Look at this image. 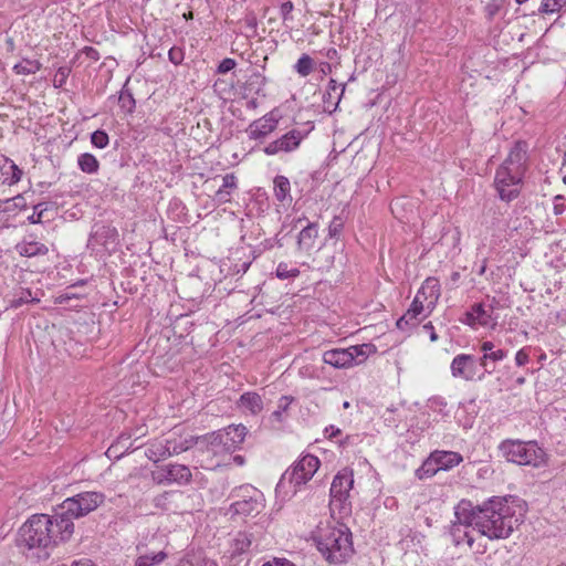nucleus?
Returning <instances> with one entry per match:
<instances>
[{"mask_svg":"<svg viewBox=\"0 0 566 566\" xmlns=\"http://www.w3.org/2000/svg\"><path fill=\"white\" fill-rule=\"evenodd\" d=\"M74 533V522L59 516L54 510L52 515L33 514L19 528L17 544L20 548L46 549L67 542ZM48 556V553H45Z\"/></svg>","mask_w":566,"mask_h":566,"instance_id":"1","label":"nucleus"},{"mask_svg":"<svg viewBox=\"0 0 566 566\" xmlns=\"http://www.w3.org/2000/svg\"><path fill=\"white\" fill-rule=\"evenodd\" d=\"M473 530L489 539L507 538L520 524L515 510L505 499L493 497L473 506Z\"/></svg>","mask_w":566,"mask_h":566,"instance_id":"2","label":"nucleus"},{"mask_svg":"<svg viewBox=\"0 0 566 566\" xmlns=\"http://www.w3.org/2000/svg\"><path fill=\"white\" fill-rule=\"evenodd\" d=\"M311 538L328 564H344L354 554L352 532L343 523L335 521L319 522L312 531Z\"/></svg>","mask_w":566,"mask_h":566,"instance_id":"3","label":"nucleus"},{"mask_svg":"<svg viewBox=\"0 0 566 566\" xmlns=\"http://www.w3.org/2000/svg\"><path fill=\"white\" fill-rule=\"evenodd\" d=\"M527 168L528 144L516 140L495 172L494 186L501 200L510 202L520 195Z\"/></svg>","mask_w":566,"mask_h":566,"instance_id":"4","label":"nucleus"},{"mask_svg":"<svg viewBox=\"0 0 566 566\" xmlns=\"http://www.w3.org/2000/svg\"><path fill=\"white\" fill-rule=\"evenodd\" d=\"M500 450L507 461L518 465L539 468L546 462V453L536 441L504 440Z\"/></svg>","mask_w":566,"mask_h":566,"instance_id":"5","label":"nucleus"},{"mask_svg":"<svg viewBox=\"0 0 566 566\" xmlns=\"http://www.w3.org/2000/svg\"><path fill=\"white\" fill-rule=\"evenodd\" d=\"M104 502V493L87 491L65 499L54 510L57 512L60 517L67 518L73 522V520L81 518L95 511Z\"/></svg>","mask_w":566,"mask_h":566,"instance_id":"6","label":"nucleus"},{"mask_svg":"<svg viewBox=\"0 0 566 566\" xmlns=\"http://www.w3.org/2000/svg\"><path fill=\"white\" fill-rule=\"evenodd\" d=\"M353 470L348 468L340 470L333 479L329 490V509L333 514L337 512L340 518L350 514L349 491L353 489Z\"/></svg>","mask_w":566,"mask_h":566,"instance_id":"7","label":"nucleus"},{"mask_svg":"<svg viewBox=\"0 0 566 566\" xmlns=\"http://www.w3.org/2000/svg\"><path fill=\"white\" fill-rule=\"evenodd\" d=\"M230 497L233 499V502L228 512L232 516H254L264 507L262 493L250 484L234 489Z\"/></svg>","mask_w":566,"mask_h":566,"instance_id":"8","label":"nucleus"},{"mask_svg":"<svg viewBox=\"0 0 566 566\" xmlns=\"http://www.w3.org/2000/svg\"><path fill=\"white\" fill-rule=\"evenodd\" d=\"M454 516L455 520L452 522L449 531L452 543L455 546L467 544L469 547H472L474 542L472 533L475 532L473 530V521H470L473 517L472 503L470 501H461L455 507Z\"/></svg>","mask_w":566,"mask_h":566,"instance_id":"9","label":"nucleus"},{"mask_svg":"<svg viewBox=\"0 0 566 566\" xmlns=\"http://www.w3.org/2000/svg\"><path fill=\"white\" fill-rule=\"evenodd\" d=\"M374 350L375 345L373 344L332 349L324 353L323 361L336 368H348L364 363Z\"/></svg>","mask_w":566,"mask_h":566,"instance_id":"10","label":"nucleus"},{"mask_svg":"<svg viewBox=\"0 0 566 566\" xmlns=\"http://www.w3.org/2000/svg\"><path fill=\"white\" fill-rule=\"evenodd\" d=\"M319 468L317 457L306 454L296 461L290 473V485L293 486V494H296L300 486L306 484Z\"/></svg>","mask_w":566,"mask_h":566,"instance_id":"11","label":"nucleus"},{"mask_svg":"<svg viewBox=\"0 0 566 566\" xmlns=\"http://www.w3.org/2000/svg\"><path fill=\"white\" fill-rule=\"evenodd\" d=\"M154 479L159 484H179L186 485L191 482L192 473L189 467L179 463H168L157 468L154 472Z\"/></svg>","mask_w":566,"mask_h":566,"instance_id":"12","label":"nucleus"},{"mask_svg":"<svg viewBox=\"0 0 566 566\" xmlns=\"http://www.w3.org/2000/svg\"><path fill=\"white\" fill-rule=\"evenodd\" d=\"M451 375L465 381L478 380V360L473 355L459 354L450 365Z\"/></svg>","mask_w":566,"mask_h":566,"instance_id":"13","label":"nucleus"},{"mask_svg":"<svg viewBox=\"0 0 566 566\" xmlns=\"http://www.w3.org/2000/svg\"><path fill=\"white\" fill-rule=\"evenodd\" d=\"M118 244V231L111 224H95L88 239V247L95 249L102 247L106 251H112Z\"/></svg>","mask_w":566,"mask_h":566,"instance_id":"14","label":"nucleus"},{"mask_svg":"<svg viewBox=\"0 0 566 566\" xmlns=\"http://www.w3.org/2000/svg\"><path fill=\"white\" fill-rule=\"evenodd\" d=\"M265 77L258 72H253L241 86V95L247 99V107L255 108L259 97H265L264 93Z\"/></svg>","mask_w":566,"mask_h":566,"instance_id":"15","label":"nucleus"},{"mask_svg":"<svg viewBox=\"0 0 566 566\" xmlns=\"http://www.w3.org/2000/svg\"><path fill=\"white\" fill-rule=\"evenodd\" d=\"M427 314V302L422 301L419 294H416L409 308L406 313L397 321L396 326L401 331H406L409 327H415L420 322V316Z\"/></svg>","mask_w":566,"mask_h":566,"instance_id":"16","label":"nucleus"},{"mask_svg":"<svg viewBox=\"0 0 566 566\" xmlns=\"http://www.w3.org/2000/svg\"><path fill=\"white\" fill-rule=\"evenodd\" d=\"M494 307L490 305L488 308L482 303H476L465 313L462 322L469 326H494L496 317H493Z\"/></svg>","mask_w":566,"mask_h":566,"instance_id":"17","label":"nucleus"},{"mask_svg":"<svg viewBox=\"0 0 566 566\" xmlns=\"http://www.w3.org/2000/svg\"><path fill=\"white\" fill-rule=\"evenodd\" d=\"M417 294L421 296L422 301L427 302V314L424 316L430 315L436 308L441 295V286L438 279L432 276L427 277Z\"/></svg>","mask_w":566,"mask_h":566,"instance_id":"18","label":"nucleus"},{"mask_svg":"<svg viewBox=\"0 0 566 566\" xmlns=\"http://www.w3.org/2000/svg\"><path fill=\"white\" fill-rule=\"evenodd\" d=\"M186 499L187 496L182 491H165L155 496L153 503L157 509L177 513L182 510L181 504Z\"/></svg>","mask_w":566,"mask_h":566,"instance_id":"19","label":"nucleus"},{"mask_svg":"<svg viewBox=\"0 0 566 566\" xmlns=\"http://www.w3.org/2000/svg\"><path fill=\"white\" fill-rule=\"evenodd\" d=\"M277 124L279 117L274 115V112H271L251 123L247 132L250 138L259 139L272 133L276 128Z\"/></svg>","mask_w":566,"mask_h":566,"instance_id":"20","label":"nucleus"},{"mask_svg":"<svg viewBox=\"0 0 566 566\" xmlns=\"http://www.w3.org/2000/svg\"><path fill=\"white\" fill-rule=\"evenodd\" d=\"M302 229L297 235V247L300 250L308 251L314 248L315 241L318 235L316 223L308 222L307 220L297 219Z\"/></svg>","mask_w":566,"mask_h":566,"instance_id":"21","label":"nucleus"},{"mask_svg":"<svg viewBox=\"0 0 566 566\" xmlns=\"http://www.w3.org/2000/svg\"><path fill=\"white\" fill-rule=\"evenodd\" d=\"M223 438V450L233 452L244 440L247 428L243 424H232L221 429Z\"/></svg>","mask_w":566,"mask_h":566,"instance_id":"22","label":"nucleus"},{"mask_svg":"<svg viewBox=\"0 0 566 566\" xmlns=\"http://www.w3.org/2000/svg\"><path fill=\"white\" fill-rule=\"evenodd\" d=\"M238 188V178L234 174H227L222 178V185L216 191L213 200L218 205H223L231 201L232 192Z\"/></svg>","mask_w":566,"mask_h":566,"instance_id":"23","label":"nucleus"},{"mask_svg":"<svg viewBox=\"0 0 566 566\" xmlns=\"http://www.w3.org/2000/svg\"><path fill=\"white\" fill-rule=\"evenodd\" d=\"M255 541L254 534L249 531H240L235 534L231 544V557L247 554L250 552L251 545Z\"/></svg>","mask_w":566,"mask_h":566,"instance_id":"24","label":"nucleus"},{"mask_svg":"<svg viewBox=\"0 0 566 566\" xmlns=\"http://www.w3.org/2000/svg\"><path fill=\"white\" fill-rule=\"evenodd\" d=\"M432 454L436 455L439 469L444 471L459 465L463 461V457L454 451L436 450Z\"/></svg>","mask_w":566,"mask_h":566,"instance_id":"25","label":"nucleus"},{"mask_svg":"<svg viewBox=\"0 0 566 566\" xmlns=\"http://www.w3.org/2000/svg\"><path fill=\"white\" fill-rule=\"evenodd\" d=\"M312 129L313 126L307 123L303 128H293L285 133V153L296 149Z\"/></svg>","mask_w":566,"mask_h":566,"instance_id":"26","label":"nucleus"},{"mask_svg":"<svg viewBox=\"0 0 566 566\" xmlns=\"http://www.w3.org/2000/svg\"><path fill=\"white\" fill-rule=\"evenodd\" d=\"M0 169L2 175L6 177L4 182L9 186L18 184L23 175L22 169H20L13 160L7 157L3 158V164L0 166Z\"/></svg>","mask_w":566,"mask_h":566,"instance_id":"27","label":"nucleus"},{"mask_svg":"<svg viewBox=\"0 0 566 566\" xmlns=\"http://www.w3.org/2000/svg\"><path fill=\"white\" fill-rule=\"evenodd\" d=\"M199 443H202L207 447L208 451L212 452L213 454H219L226 452L223 450V438H222V431H213L211 433L198 437Z\"/></svg>","mask_w":566,"mask_h":566,"instance_id":"28","label":"nucleus"},{"mask_svg":"<svg viewBox=\"0 0 566 566\" xmlns=\"http://www.w3.org/2000/svg\"><path fill=\"white\" fill-rule=\"evenodd\" d=\"M239 406L252 415H258L262 408V398L256 392H244L239 399Z\"/></svg>","mask_w":566,"mask_h":566,"instance_id":"29","label":"nucleus"},{"mask_svg":"<svg viewBox=\"0 0 566 566\" xmlns=\"http://www.w3.org/2000/svg\"><path fill=\"white\" fill-rule=\"evenodd\" d=\"M17 251L22 256L32 258L38 255H45L49 252V249L43 243L31 241L17 244Z\"/></svg>","mask_w":566,"mask_h":566,"instance_id":"30","label":"nucleus"},{"mask_svg":"<svg viewBox=\"0 0 566 566\" xmlns=\"http://www.w3.org/2000/svg\"><path fill=\"white\" fill-rule=\"evenodd\" d=\"M146 455L154 462L171 457L168 439H166L165 442L151 444V447L147 449Z\"/></svg>","mask_w":566,"mask_h":566,"instance_id":"31","label":"nucleus"},{"mask_svg":"<svg viewBox=\"0 0 566 566\" xmlns=\"http://www.w3.org/2000/svg\"><path fill=\"white\" fill-rule=\"evenodd\" d=\"M438 471H440V469L437 463L436 455L431 452L421 467L416 470V476L419 480H423L433 476Z\"/></svg>","mask_w":566,"mask_h":566,"instance_id":"32","label":"nucleus"},{"mask_svg":"<svg viewBox=\"0 0 566 566\" xmlns=\"http://www.w3.org/2000/svg\"><path fill=\"white\" fill-rule=\"evenodd\" d=\"M169 449L171 451V455L180 454L190 448H192L195 444L199 443V438H196L193 436H190L189 438L185 439H168Z\"/></svg>","mask_w":566,"mask_h":566,"instance_id":"33","label":"nucleus"},{"mask_svg":"<svg viewBox=\"0 0 566 566\" xmlns=\"http://www.w3.org/2000/svg\"><path fill=\"white\" fill-rule=\"evenodd\" d=\"M78 168L85 174H96L99 169V163L96 157L90 153L81 154L77 158Z\"/></svg>","mask_w":566,"mask_h":566,"instance_id":"34","label":"nucleus"},{"mask_svg":"<svg viewBox=\"0 0 566 566\" xmlns=\"http://www.w3.org/2000/svg\"><path fill=\"white\" fill-rule=\"evenodd\" d=\"M127 83L128 80L119 92L118 104L125 113L132 114L136 107V101L132 91L127 88Z\"/></svg>","mask_w":566,"mask_h":566,"instance_id":"35","label":"nucleus"},{"mask_svg":"<svg viewBox=\"0 0 566 566\" xmlns=\"http://www.w3.org/2000/svg\"><path fill=\"white\" fill-rule=\"evenodd\" d=\"M166 558L167 554L164 551L158 553L144 554L135 559L134 566H155L163 563Z\"/></svg>","mask_w":566,"mask_h":566,"instance_id":"36","label":"nucleus"},{"mask_svg":"<svg viewBox=\"0 0 566 566\" xmlns=\"http://www.w3.org/2000/svg\"><path fill=\"white\" fill-rule=\"evenodd\" d=\"M55 208H56V203L52 202V201L51 202L43 201V202H39V203L34 205L33 213L30 217H28L29 223H32V224L41 223L44 218L45 212L50 209H55Z\"/></svg>","mask_w":566,"mask_h":566,"instance_id":"37","label":"nucleus"},{"mask_svg":"<svg viewBox=\"0 0 566 566\" xmlns=\"http://www.w3.org/2000/svg\"><path fill=\"white\" fill-rule=\"evenodd\" d=\"M41 67H42V64L39 61L23 59L20 63H17L13 66V71L17 74L29 75V74H35L38 71L41 70Z\"/></svg>","mask_w":566,"mask_h":566,"instance_id":"38","label":"nucleus"},{"mask_svg":"<svg viewBox=\"0 0 566 566\" xmlns=\"http://www.w3.org/2000/svg\"><path fill=\"white\" fill-rule=\"evenodd\" d=\"M481 352H483L484 355H486L491 361L493 363H496V361H501L503 360L506 355H507V352L506 350H503V349H500V348H495V345L492 343V342H483L481 344V347H480Z\"/></svg>","mask_w":566,"mask_h":566,"instance_id":"39","label":"nucleus"},{"mask_svg":"<svg viewBox=\"0 0 566 566\" xmlns=\"http://www.w3.org/2000/svg\"><path fill=\"white\" fill-rule=\"evenodd\" d=\"M314 67V61L308 54H302V56L298 59L296 64L294 65V70L301 75V76H307L311 74Z\"/></svg>","mask_w":566,"mask_h":566,"instance_id":"40","label":"nucleus"},{"mask_svg":"<svg viewBox=\"0 0 566 566\" xmlns=\"http://www.w3.org/2000/svg\"><path fill=\"white\" fill-rule=\"evenodd\" d=\"M427 408L442 417L448 416V403L442 397H432L427 402Z\"/></svg>","mask_w":566,"mask_h":566,"instance_id":"41","label":"nucleus"},{"mask_svg":"<svg viewBox=\"0 0 566 566\" xmlns=\"http://www.w3.org/2000/svg\"><path fill=\"white\" fill-rule=\"evenodd\" d=\"M564 8H566V0H543L539 12L552 14L559 12Z\"/></svg>","mask_w":566,"mask_h":566,"instance_id":"42","label":"nucleus"},{"mask_svg":"<svg viewBox=\"0 0 566 566\" xmlns=\"http://www.w3.org/2000/svg\"><path fill=\"white\" fill-rule=\"evenodd\" d=\"M11 202H12L13 207H15L20 210H23L27 208V201H25V198L23 197V195H17L11 199H6L4 201H0V211L1 210L10 211L11 208L9 207V205Z\"/></svg>","mask_w":566,"mask_h":566,"instance_id":"43","label":"nucleus"},{"mask_svg":"<svg viewBox=\"0 0 566 566\" xmlns=\"http://www.w3.org/2000/svg\"><path fill=\"white\" fill-rule=\"evenodd\" d=\"M108 134L103 129H97L91 135V143L93 146L103 149L108 145Z\"/></svg>","mask_w":566,"mask_h":566,"instance_id":"44","label":"nucleus"},{"mask_svg":"<svg viewBox=\"0 0 566 566\" xmlns=\"http://www.w3.org/2000/svg\"><path fill=\"white\" fill-rule=\"evenodd\" d=\"M343 229H344L343 218L339 216L334 217L328 226V237L331 239H338Z\"/></svg>","mask_w":566,"mask_h":566,"instance_id":"45","label":"nucleus"},{"mask_svg":"<svg viewBox=\"0 0 566 566\" xmlns=\"http://www.w3.org/2000/svg\"><path fill=\"white\" fill-rule=\"evenodd\" d=\"M71 74L70 66H60L53 78V86L56 88H61L65 85L67 77Z\"/></svg>","mask_w":566,"mask_h":566,"instance_id":"46","label":"nucleus"},{"mask_svg":"<svg viewBox=\"0 0 566 566\" xmlns=\"http://www.w3.org/2000/svg\"><path fill=\"white\" fill-rule=\"evenodd\" d=\"M502 8V0H491L484 8L488 20H493Z\"/></svg>","mask_w":566,"mask_h":566,"instance_id":"47","label":"nucleus"},{"mask_svg":"<svg viewBox=\"0 0 566 566\" xmlns=\"http://www.w3.org/2000/svg\"><path fill=\"white\" fill-rule=\"evenodd\" d=\"M168 59L172 64L179 65L185 59V52L179 46H172L168 52Z\"/></svg>","mask_w":566,"mask_h":566,"instance_id":"48","label":"nucleus"},{"mask_svg":"<svg viewBox=\"0 0 566 566\" xmlns=\"http://www.w3.org/2000/svg\"><path fill=\"white\" fill-rule=\"evenodd\" d=\"M476 360L478 365L483 368L481 373L478 371V380H483L486 374H491L494 370V367L490 368L489 361L491 359L484 354Z\"/></svg>","mask_w":566,"mask_h":566,"instance_id":"49","label":"nucleus"},{"mask_svg":"<svg viewBox=\"0 0 566 566\" xmlns=\"http://www.w3.org/2000/svg\"><path fill=\"white\" fill-rule=\"evenodd\" d=\"M566 199L563 195H557L553 199V211L554 214L559 216L566 211Z\"/></svg>","mask_w":566,"mask_h":566,"instance_id":"50","label":"nucleus"},{"mask_svg":"<svg viewBox=\"0 0 566 566\" xmlns=\"http://www.w3.org/2000/svg\"><path fill=\"white\" fill-rule=\"evenodd\" d=\"M235 65H237V62L233 59L226 57L219 63V65L217 67V73L226 74V73L232 71L235 67Z\"/></svg>","mask_w":566,"mask_h":566,"instance_id":"51","label":"nucleus"},{"mask_svg":"<svg viewBox=\"0 0 566 566\" xmlns=\"http://www.w3.org/2000/svg\"><path fill=\"white\" fill-rule=\"evenodd\" d=\"M265 426H270L272 428H275V429H279L280 428V423L282 421V411H281V408L279 407L277 410L273 411L269 417L268 419L265 420Z\"/></svg>","mask_w":566,"mask_h":566,"instance_id":"52","label":"nucleus"},{"mask_svg":"<svg viewBox=\"0 0 566 566\" xmlns=\"http://www.w3.org/2000/svg\"><path fill=\"white\" fill-rule=\"evenodd\" d=\"M283 150V137L270 143L265 148L264 153L268 155H274Z\"/></svg>","mask_w":566,"mask_h":566,"instance_id":"53","label":"nucleus"},{"mask_svg":"<svg viewBox=\"0 0 566 566\" xmlns=\"http://www.w3.org/2000/svg\"><path fill=\"white\" fill-rule=\"evenodd\" d=\"M274 195L280 202H283V176L277 175L274 178Z\"/></svg>","mask_w":566,"mask_h":566,"instance_id":"54","label":"nucleus"},{"mask_svg":"<svg viewBox=\"0 0 566 566\" xmlns=\"http://www.w3.org/2000/svg\"><path fill=\"white\" fill-rule=\"evenodd\" d=\"M530 361V352L527 348H521L515 355V363L517 366H524Z\"/></svg>","mask_w":566,"mask_h":566,"instance_id":"55","label":"nucleus"},{"mask_svg":"<svg viewBox=\"0 0 566 566\" xmlns=\"http://www.w3.org/2000/svg\"><path fill=\"white\" fill-rule=\"evenodd\" d=\"M30 297H31L30 290L22 291L21 296L19 298H15L12 301V305L14 307L21 306L22 304L30 302Z\"/></svg>","mask_w":566,"mask_h":566,"instance_id":"56","label":"nucleus"},{"mask_svg":"<svg viewBox=\"0 0 566 566\" xmlns=\"http://www.w3.org/2000/svg\"><path fill=\"white\" fill-rule=\"evenodd\" d=\"M129 440H130V436L129 434L128 436L122 434L118 438L117 442L115 444H112L108 448L107 452L108 453H111V452L115 453L117 451L118 447H125L126 442H128Z\"/></svg>","mask_w":566,"mask_h":566,"instance_id":"57","label":"nucleus"},{"mask_svg":"<svg viewBox=\"0 0 566 566\" xmlns=\"http://www.w3.org/2000/svg\"><path fill=\"white\" fill-rule=\"evenodd\" d=\"M337 91V83L334 78H331L328 82L327 92L323 97L324 103H329L332 99V93Z\"/></svg>","mask_w":566,"mask_h":566,"instance_id":"58","label":"nucleus"},{"mask_svg":"<svg viewBox=\"0 0 566 566\" xmlns=\"http://www.w3.org/2000/svg\"><path fill=\"white\" fill-rule=\"evenodd\" d=\"M423 329L429 333V337L431 342H437L439 336L434 331V327L431 322H428L423 325Z\"/></svg>","mask_w":566,"mask_h":566,"instance_id":"59","label":"nucleus"},{"mask_svg":"<svg viewBox=\"0 0 566 566\" xmlns=\"http://www.w3.org/2000/svg\"><path fill=\"white\" fill-rule=\"evenodd\" d=\"M84 53L86 54V56L91 60H94V61H97L99 60V53L97 50H95L94 48L92 46H85L84 48Z\"/></svg>","mask_w":566,"mask_h":566,"instance_id":"60","label":"nucleus"},{"mask_svg":"<svg viewBox=\"0 0 566 566\" xmlns=\"http://www.w3.org/2000/svg\"><path fill=\"white\" fill-rule=\"evenodd\" d=\"M326 436L332 439L342 433L340 429L336 428L335 426L331 424L329 427L325 428Z\"/></svg>","mask_w":566,"mask_h":566,"instance_id":"61","label":"nucleus"},{"mask_svg":"<svg viewBox=\"0 0 566 566\" xmlns=\"http://www.w3.org/2000/svg\"><path fill=\"white\" fill-rule=\"evenodd\" d=\"M71 566H94L93 562L88 558H83L80 560H74Z\"/></svg>","mask_w":566,"mask_h":566,"instance_id":"62","label":"nucleus"},{"mask_svg":"<svg viewBox=\"0 0 566 566\" xmlns=\"http://www.w3.org/2000/svg\"><path fill=\"white\" fill-rule=\"evenodd\" d=\"M319 71L323 75L329 74L332 72V65L328 62H322L319 64Z\"/></svg>","mask_w":566,"mask_h":566,"instance_id":"63","label":"nucleus"},{"mask_svg":"<svg viewBox=\"0 0 566 566\" xmlns=\"http://www.w3.org/2000/svg\"><path fill=\"white\" fill-rule=\"evenodd\" d=\"M262 566H283V558H273L272 562H266Z\"/></svg>","mask_w":566,"mask_h":566,"instance_id":"64","label":"nucleus"}]
</instances>
